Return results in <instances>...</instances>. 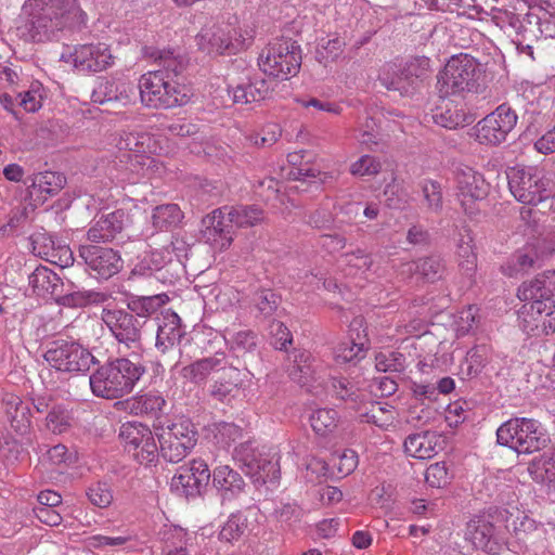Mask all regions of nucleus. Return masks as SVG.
<instances>
[{"instance_id":"f257e3e1","label":"nucleus","mask_w":555,"mask_h":555,"mask_svg":"<svg viewBox=\"0 0 555 555\" xmlns=\"http://www.w3.org/2000/svg\"><path fill=\"white\" fill-rule=\"evenodd\" d=\"M28 35L35 42L57 40L67 29L79 28L87 22L79 0H26Z\"/></svg>"},{"instance_id":"f03ea898","label":"nucleus","mask_w":555,"mask_h":555,"mask_svg":"<svg viewBox=\"0 0 555 555\" xmlns=\"http://www.w3.org/2000/svg\"><path fill=\"white\" fill-rule=\"evenodd\" d=\"M146 373V367L129 358L107 360L94 370L89 377L90 389L95 397L113 400L133 391Z\"/></svg>"},{"instance_id":"7ed1b4c3","label":"nucleus","mask_w":555,"mask_h":555,"mask_svg":"<svg viewBox=\"0 0 555 555\" xmlns=\"http://www.w3.org/2000/svg\"><path fill=\"white\" fill-rule=\"evenodd\" d=\"M141 103L149 108L167 109L185 104L184 88L164 70L143 74L138 83Z\"/></svg>"},{"instance_id":"20e7f679","label":"nucleus","mask_w":555,"mask_h":555,"mask_svg":"<svg viewBox=\"0 0 555 555\" xmlns=\"http://www.w3.org/2000/svg\"><path fill=\"white\" fill-rule=\"evenodd\" d=\"M496 441L518 454H530L545 448L550 438L535 420L513 417L499 426Z\"/></svg>"},{"instance_id":"39448f33","label":"nucleus","mask_w":555,"mask_h":555,"mask_svg":"<svg viewBox=\"0 0 555 555\" xmlns=\"http://www.w3.org/2000/svg\"><path fill=\"white\" fill-rule=\"evenodd\" d=\"M507 178L514 197L527 205H537L555 191L553 175L538 166L514 167Z\"/></svg>"},{"instance_id":"423d86ee","label":"nucleus","mask_w":555,"mask_h":555,"mask_svg":"<svg viewBox=\"0 0 555 555\" xmlns=\"http://www.w3.org/2000/svg\"><path fill=\"white\" fill-rule=\"evenodd\" d=\"M480 75V64L473 56L454 55L438 75V91L442 98L470 92L477 88Z\"/></svg>"},{"instance_id":"0eeeda50","label":"nucleus","mask_w":555,"mask_h":555,"mask_svg":"<svg viewBox=\"0 0 555 555\" xmlns=\"http://www.w3.org/2000/svg\"><path fill=\"white\" fill-rule=\"evenodd\" d=\"M301 61V49L296 41L291 38H278L262 51L258 64L264 74L287 80L297 75Z\"/></svg>"},{"instance_id":"6e6552de","label":"nucleus","mask_w":555,"mask_h":555,"mask_svg":"<svg viewBox=\"0 0 555 555\" xmlns=\"http://www.w3.org/2000/svg\"><path fill=\"white\" fill-rule=\"evenodd\" d=\"M101 320L118 345L119 351L138 354L142 350L144 320L122 308L105 307Z\"/></svg>"},{"instance_id":"1a4fd4ad","label":"nucleus","mask_w":555,"mask_h":555,"mask_svg":"<svg viewBox=\"0 0 555 555\" xmlns=\"http://www.w3.org/2000/svg\"><path fill=\"white\" fill-rule=\"evenodd\" d=\"M429 67L428 59H414L404 65L385 64L378 75L379 83L401 96L413 94L423 83Z\"/></svg>"},{"instance_id":"9d476101","label":"nucleus","mask_w":555,"mask_h":555,"mask_svg":"<svg viewBox=\"0 0 555 555\" xmlns=\"http://www.w3.org/2000/svg\"><path fill=\"white\" fill-rule=\"evenodd\" d=\"M249 31H243L230 24L205 25L196 36L198 49L206 54H233L248 46Z\"/></svg>"},{"instance_id":"9b49d317","label":"nucleus","mask_w":555,"mask_h":555,"mask_svg":"<svg viewBox=\"0 0 555 555\" xmlns=\"http://www.w3.org/2000/svg\"><path fill=\"white\" fill-rule=\"evenodd\" d=\"M162 456L172 463L182 461L197 443V430L190 418L181 417L158 434Z\"/></svg>"},{"instance_id":"f8f14e48","label":"nucleus","mask_w":555,"mask_h":555,"mask_svg":"<svg viewBox=\"0 0 555 555\" xmlns=\"http://www.w3.org/2000/svg\"><path fill=\"white\" fill-rule=\"evenodd\" d=\"M44 360L55 370L77 374L89 371L98 359L76 341L55 340L44 353Z\"/></svg>"},{"instance_id":"ddd939ff","label":"nucleus","mask_w":555,"mask_h":555,"mask_svg":"<svg viewBox=\"0 0 555 555\" xmlns=\"http://www.w3.org/2000/svg\"><path fill=\"white\" fill-rule=\"evenodd\" d=\"M456 197L465 214L474 216L479 210L478 203L489 193V184L483 176L473 168L461 165L454 170Z\"/></svg>"},{"instance_id":"4468645a","label":"nucleus","mask_w":555,"mask_h":555,"mask_svg":"<svg viewBox=\"0 0 555 555\" xmlns=\"http://www.w3.org/2000/svg\"><path fill=\"white\" fill-rule=\"evenodd\" d=\"M518 116L506 103L499 105L476 125V139L481 144L499 145L516 127Z\"/></svg>"},{"instance_id":"2eb2a0df","label":"nucleus","mask_w":555,"mask_h":555,"mask_svg":"<svg viewBox=\"0 0 555 555\" xmlns=\"http://www.w3.org/2000/svg\"><path fill=\"white\" fill-rule=\"evenodd\" d=\"M119 437L125 443L126 451L138 463L151 465L158 459L160 448L154 439L152 430L141 423H125L120 427Z\"/></svg>"},{"instance_id":"dca6fc26","label":"nucleus","mask_w":555,"mask_h":555,"mask_svg":"<svg viewBox=\"0 0 555 555\" xmlns=\"http://www.w3.org/2000/svg\"><path fill=\"white\" fill-rule=\"evenodd\" d=\"M78 253L86 270L96 279L108 280L124 267L120 253L112 247L85 244L80 245Z\"/></svg>"},{"instance_id":"f3484780","label":"nucleus","mask_w":555,"mask_h":555,"mask_svg":"<svg viewBox=\"0 0 555 555\" xmlns=\"http://www.w3.org/2000/svg\"><path fill=\"white\" fill-rule=\"evenodd\" d=\"M62 59L82 73L102 72L114 63L108 46L101 42L76 46L68 55L63 54Z\"/></svg>"},{"instance_id":"a211bd4d","label":"nucleus","mask_w":555,"mask_h":555,"mask_svg":"<svg viewBox=\"0 0 555 555\" xmlns=\"http://www.w3.org/2000/svg\"><path fill=\"white\" fill-rule=\"evenodd\" d=\"M369 349L370 340L363 320L356 318L349 325L347 338L335 347L334 359L338 364H357L366 357Z\"/></svg>"},{"instance_id":"6ab92c4d","label":"nucleus","mask_w":555,"mask_h":555,"mask_svg":"<svg viewBox=\"0 0 555 555\" xmlns=\"http://www.w3.org/2000/svg\"><path fill=\"white\" fill-rule=\"evenodd\" d=\"M492 517L490 513L474 516L467 522L466 538L476 548L482 550L489 555H499L505 545V541L495 531L490 520Z\"/></svg>"},{"instance_id":"aec40b11","label":"nucleus","mask_w":555,"mask_h":555,"mask_svg":"<svg viewBox=\"0 0 555 555\" xmlns=\"http://www.w3.org/2000/svg\"><path fill=\"white\" fill-rule=\"evenodd\" d=\"M77 453L69 451L64 444H56L49 448L40 460L39 472L43 482L66 483L68 475L65 469L76 463Z\"/></svg>"},{"instance_id":"412c9836","label":"nucleus","mask_w":555,"mask_h":555,"mask_svg":"<svg viewBox=\"0 0 555 555\" xmlns=\"http://www.w3.org/2000/svg\"><path fill=\"white\" fill-rule=\"evenodd\" d=\"M134 95V87L131 83L100 77L92 89L91 101L98 104L118 102L127 105L132 102Z\"/></svg>"},{"instance_id":"4be33fe9","label":"nucleus","mask_w":555,"mask_h":555,"mask_svg":"<svg viewBox=\"0 0 555 555\" xmlns=\"http://www.w3.org/2000/svg\"><path fill=\"white\" fill-rule=\"evenodd\" d=\"M127 221L128 215L122 209L103 214L93 220L87 238L92 243L112 242L124 230Z\"/></svg>"},{"instance_id":"5701e85b","label":"nucleus","mask_w":555,"mask_h":555,"mask_svg":"<svg viewBox=\"0 0 555 555\" xmlns=\"http://www.w3.org/2000/svg\"><path fill=\"white\" fill-rule=\"evenodd\" d=\"M185 331L181 324L180 317L173 311H166L157 319V333L155 348L160 353L173 349L181 343Z\"/></svg>"},{"instance_id":"b1692460","label":"nucleus","mask_w":555,"mask_h":555,"mask_svg":"<svg viewBox=\"0 0 555 555\" xmlns=\"http://www.w3.org/2000/svg\"><path fill=\"white\" fill-rule=\"evenodd\" d=\"M1 405L11 427L21 435L26 434L31 425L29 404L15 393L3 392Z\"/></svg>"},{"instance_id":"393cba45","label":"nucleus","mask_w":555,"mask_h":555,"mask_svg":"<svg viewBox=\"0 0 555 555\" xmlns=\"http://www.w3.org/2000/svg\"><path fill=\"white\" fill-rule=\"evenodd\" d=\"M228 91L235 104H251L266 100L271 93V87L266 78L255 75L235 87H229Z\"/></svg>"},{"instance_id":"a878e982","label":"nucleus","mask_w":555,"mask_h":555,"mask_svg":"<svg viewBox=\"0 0 555 555\" xmlns=\"http://www.w3.org/2000/svg\"><path fill=\"white\" fill-rule=\"evenodd\" d=\"M227 211V207L216 209L203 220L206 237L220 249L229 247L233 240V223L229 222Z\"/></svg>"},{"instance_id":"bb28decb","label":"nucleus","mask_w":555,"mask_h":555,"mask_svg":"<svg viewBox=\"0 0 555 555\" xmlns=\"http://www.w3.org/2000/svg\"><path fill=\"white\" fill-rule=\"evenodd\" d=\"M224 352H216L214 356L203 358L182 369L181 374L184 378L193 383L204 382L209 374L215 372H224L229 367Z\"/></svg>"},{"instance_id":"cd10ccee","label":"nucleus","mask_w":555,"mask_h":555,"mask_svg":"<svg viewBox=\"0 0 555 555\" xmlns=\"http://www.w3.org/2000/svg\"><path fill=\"white\" fill-rule=\"evenodd\" d=\"M439 439L435 431L429 430L411 434L404 440V452L420 460L431 459L437 454Z\"/></svg>"},{"instance_id":"c85d7f7f","label":"nucleus","mask_w":555,"mask_h":555,"mask_svg":"<svg viewBox=\"0 0 555 555\" xmlns=\"http://www.w3.org/2000/svg\"><path fill=\"white\" fill-rule=\"evenodd\" d=\"M126 405L134 415L158 420L165 413L167 402L159 393L146 392L128 399Z\"/></svg>"},{"instance_id":"c756f323","label":"nucleus","mask_w":555,"mask_h":555,"mask_svg":"<svg viewBox=\"0 0 555 555\" xmlns=\"http://www.w3.org/2000/svg\"><path fill=\"white\" fill-rule=\"evenodd\" d=\"M263 454L259 453V457L255 461L254 468L245 469V475L249 476L253 483H275L280 480V465L278 453L273 452L268 454V457H262Z\"/></svg>"},{"instance_id":"7c9ffc66","label":"nucleus","mask_w":555,"mask_h":555,"mask_svg":"<svg viewBox=\"0 0 555 555\" xmlns=\"http://www.w3.org/2000/svg\"><path fill=\"white\" fill-rule=\"evenodd\" d=\"M333 396L346 402L351 409H359L366 400L367 393L359 384L347 377H333L331 379Z\"/></svg>"},{"instance_id":"2f4dec72","label":"nucleus","mask_w":555,"mask_h":555,"mask_svg":"<svg viewBox=\"0 0 555 555\" xmlns=\"http://www.w3.org/2000/svg\"><path fill=\"white\" fill-rule=\"evenodd\" d=\"M251 516L257 520L258 512L249 509L246 515L241 512L231 514L219 532V539L233 542L237 541L246 531L253 532L256 525L249 520Z\"/></svg>"},{"instance_id":"473e14b6","label":"nucleus","mask_w":555,"mask_h":555,"mask_svg":"<svg viewBox=\"0 0 555 555\" xmlns=\"http://www.w3.org/2000/svg\"><path fill=\"white\" fill-rule=\"evenodd\" d=\"M65 182V177L55 171L37 172L24 180V184L30 189L31 195L35 193L57 194L64 188Z\"/></svg>"},{"instance_id":"72a5a7b5","label":"nucleus","mask_w":555,"mask_h":555,"mask_svg":"<svg viewBox=\"0 0 555 555\" xmlns=\"http://www.w3.org/2000/svg\"><path fill=\"white\" fill-rule=\"evenodd\" d=\"M433 120L436 125L443 128L456 129L472 124L474 121V117L459 105L448 102L435 109Z\"/></svg>"},{"instance_id":"f704fd0d","label":"nucleus","mask_w":555,"mask_h":555,"mask_svg":"<svg viewBox=\"0 0 555 555\" xmlns=\"http://www.w3.org/2000/svg\"><path fill=\"white\" fill-rule=\"evenodd\" d=\"M28 284L39 296H59L62 281L60 276L47 267H38L28 276Z\"/></svg>"},{"instance_id":"c9c22d12","label":"nucleus","mask_w":555,"mask_h":555,"mask_svg":"<svg viewBox=\"0 0 555 555\" xmlns=\"http://www.w3.org/2000/svg\"><path fill=\"white\" fill-rule=\"evenodd\" d=\"M169 297L166 294L154 296H127V310L140 320L146 319L164 307Z\"/></svg>"},{"instance_id":"e433bc0d","label":"nucleus","mask_w":555,"mask_h":555,"mask_svg":"<svg viewBox=\"0 0 555 555\" xmlns=\"http://www.w3.org/2000/svg\"><path fill=\"white\" fill-rule=\"evenodd\" d=\"M253 301L257 311V319H275L281 318L284 314V309L281 307V296L271 289H261L257 292Z\"/></svg>"},{"instance_id":"4c0bfd02","label":"nucleus","mask_w":555,"mask_h":555,"mask_svg":"<svg viewBox=\"0 0 555 555\" xmlns=\"http://www.w3.org/2000/svg\"><path fill=\"white\" fill-rule=\"evenodd\" d=\"M172 251L169 247L155 249L146 254L137 264H134L131 273L146 275L153 271H160L167 264L172 262Z\"/></svg>"},{"instance_id":"58836bf2","label":"nucleus","mask_w":555,"mask_h":555,"mask_svg":"<svg viewBox=\"0 0 555 555\" xmlns=\"http://www.w3.org/2000/svg\"><path fill=\"white\" fill-rule=\"evenodd\" d=\"M227 209L228 220L233 227H254L263 220V210L256 205H238Z\"/></svg>"},{"instance_id":"ea45409f","label":"nucleus","mask_w":555,"mask_h":555,"mask_svg":"<svg viewBox=\"0 0 555 555\" xmlns=\"http://www.w3.org/2000/svg\"><path fill=\"white\" fill-rule=\"evenodd\" d=\"M545 304L542 301L526 302L518 310V326L528 335L534 332L542 325V313L545 310Z\"/></svg>"},{"instance_id":"a19ab883","label":"nucleus","mask_w":555,"mask_h":555,"mask_svg":"<svg viewBox=\"0 0 555 555\" xmlns=\"http://www.w3.org/2000/svg\"><path fill=\"white\" fill-rule=\"evenodd\" d=\"M182 218L183 214L177 204H164L153 209L152 224L159 231H167L177 227Z\"/></svg>"},{"instance_id":"79ce46f5","label":"nucleus","mask_w":555,"mask_h":555,"mask_svg":"<svg viewBox=\"0 0 555 555\" xmlns=\"http://www.w3.org/2000/svg\"><path fill=\"white\" fill-rule=\"evenodd\" d=\"M405 266L409 272L417 273L428 282L440 280L444 272L442 260L436 256L420 258L416 261L408 262Z\"/></svg>"},{"instance_id":"37998d69","label":"nucleus","mask_w":555,"mask_h":555,"mask_svg":"<svg viewBox=\"0 0 555 555\" xmlns=\"http://www.w3.org/2000/svg\"><path fill=\"white\" fill-rule=\"evenodd\" d=\"M223 375L227 379L216 380L210 390L211 396L219 401L229 400L238 392L240 371L231 365L223 372Z\"/></svg>"},{"instance_id":"c03bdc74","label":"nucleus","mask_w":555,"mask_h":555,"mask_svg":"<svg viewBox=\"0 0 555 555\" xmlns=\"http://www.w3.org/2000/svg\"><path fill=\"white\" fill-rule=\"evenodd\" d=\"M518 298L521 301L535 302L551 300V291L546 286L544 272L538 274L533 280L524 282L518 288Z\"/></svg>"},{"instance_id":"a18cd8bd","label":"nucleus","mask_w":555,"mask_h":555,"mask_svg":"<svg viewBox=\"0 0 555 555\" xmlns=\"http://www.w3.org/2000/svg\"><path fill=\"white\" fill-rule=\"evenodd\" d=\"M151 138L145 132H121L115 138V145L121 154L145 153Z\"/></svg>"},{"instance_id":"49530a36","label":"nucleus","mask_w":555,"mask_h":555,"mask_svg":"<svg viewBox=\"0 0 555 555\" xmlns=\"http://www.w3.org/2000/svg\"><path fill=\"white\" fill-rule=\"evenodd\" d=\"M456 246L460 267L463 273L470 278L474 275L477 267V256L474 253L473 237L469 231L460 234Z\"/></svg>"},{"instance_id":"de8ad7c7","label":"nucleus","mask_w":555,"mask_h":555,"mask_svg":"<svg viewBox=\"0 0 555 555\" xmlns=\"http://www.w3.org/2000/svg\"><path fill=\"white\" fill-rule=\"evenodd\" d=\"M487 363V348L476 346L467 351L465 359L460 365L459 374L462 379L477 376Z\"/></svg>"},{"instance_id":"09e8293b","label":"nucleus","mask_w":555,"mask_h":555,"mask_svg":"<svg viewBox=\"0 0 555 555\" xmlns=\"http://www.w3.org/2000/svg\"><path fill=\"white\" fill-rule=\"evenodd\" d=\"M346 46L344 38L335 36L334 38H322L317 48L315 59L319 63L327 66L338 60Z\"/></svg>"},{"instance_id":"8fccbe9b","label":"nucleus","mask_w":555,"mask_h":555,"mask_svg":"<svg viewBox=\"0 0 555 555\" xmlns=\"http://www.w3.org/2000/svg\"><path fill=\"white\" fill-rule=\"evenodd\" d=\"M338 413L333 409H318L310 415V424L319 436H328L337 428Z\"/></svg>"},{"instance_id":"3c124183","label":"nucleus","mask_w":555,"mask_h":555,"mask_svg":"<svg viewBox=\"0 0 555 555\" xmlns=\"http://www.w3.org/2000/svg\"><path fill=\"white\" fill-rule=\"evenodd\" d=\"M70 412L63 405H53L46 418L44 428L54 435L66 433L72 427Z\"/></svg>"},{"instance_id":"603ef678","label":"nucleus","mask_w":555,"mask_h":555,"mask_svg":"<svg viewBox=\"0 0 555 555\" xmlns=\"http://www.w3.org/2000/svg\"><path fill=\"white\" fill-rule=\"evenodd\" d=\"M207 431L222 447H229L242 437L241 427L228 422H214L207 426Z\"/></svg>"},{"instance_id":"864d4df0","label":"nucleus","mask_w":555,"mask_h":555,"mask_svg":"<svg viewBox=\"0 0 555 555\" xmlns=\"http://www.w3.org/2000/svg\"><path fill=\"white\" fill-rule=\"evenodd\" d=\"M229 343L236 357L253 356L257 349V335L250 330L238 331L231 334Z\"/></svg>"},{"instance_id":"5fc2aeb1","label":"nucleus","mask_w":555,"mask_h":555,"mask_svg":"<svg viewBox=\"0 0 555 555\" xmlns=\"http://www.w3.org/2000/svg\"><path fill=\"white\" fill-rule=\"evenodd\" d=\"M424 203L430 212L439 214L443 208L442 188L438 181L425 179L420 183Z\"/></svg>"},{"instance_id":"6e6d98bb","label":"nucleus","mask_w":555,"mask_h":555,"mask_svg":"<svg viewBox=\"0 0 555 555\" xmlns=\"http://www.w3.org/2000/svg\"><path fill=\"white\" fill-rule=\"evenodd\" d=\"M153 56L162 66L158 70H164L165 75H169L172 79L181 74L186 65L184 57L172 50H159Z\"/></svg>"},{"instance_id":"4d7b16f0","label":"nucleus","mask_w":555,"mask_h":555,"mask_svg":"<svg viewBox=\"0 0 555 555\" xmlns=\"http://www.w3.org/2000/svg\"><path fill=\"white\" fill-rule=\"evenodd\" d=\"M314 358L308 351H297L294 356V365L291 370L293 379L306 383L315 373Z\"/></svg>"},{"instance_id":"13d9d810","label":"nucleus","mask_w":555,"mask_h":555,"mask_svg":"<svg viewBox=\"0 0 555 555\" xmlns=\"http://www.w3.org/2000/svg\"><path fill=\"white\" fill-rule=\"evenodd\" d=\"M119 159L120 163H125L126 170L142 177L150 175L154 164V159L147 156L145 153L120 154Z\"/></svg>"},{"instance_id":"bf43d9fd","label":"nucleus","mask_w":555,"mask_h":555,"mask_svg":"<svg viewBox=\"0 0 555 555\" xmlns=\"http://www.w3.org/2000/svg\"><path fill=\"white\" fill-rule=\"evenodd\" d=\"M533 480L539 483H555V450L543 461L534 462L529 468Z\"/></svg>"},{"instance_id":"052dcab7","label":"nucleus","mask_w":555,"mask_h":555,"mask_svg":"<svg viewBox=\"0 0 555 555\" xmlns=\"http://www.w3.org/2000/svg\"><path fill=\"white\" fill-rule=\"evenodd\" d=\"M61 242L62 240L46 232H38L31 235L34 251L44 259L54 257L53 251H55L57 243Z\"/></svg>"},{"instance_id":"680f3d73","label":"nucleus","mask_w":555,"mask_h":555,"mask_svg":"<svg viewBox=\"0 0 555 555\" xmlns=\"http://www.w3.org/2000/svg\"><path fill=\"white\" fill-rule=\"evenodd\" d=\"M375 367L379 372H402L404 357L399 352H379L375 358Z\"/></svg>"},{"instance_id":"e2e57ef3","label":"nucleus","mask_w":555,"mask_h":555,"mask_svg":"<svg viewBox=\"0 0 555 555\" xmlns=\"http://www.w3.org/2000/svg\"><path fill=\"white\" fill-rule=\"evenodd\" d=\"M271 345L279 350L286 349L288 344H292V334L285 324L276 319H272L268 326Z\"/></svg>"},{"instance_id":"0e129e2a","label":"nucleus","mask_w":555,"mask_h":555,"mask_svg":"<svg viewBox=\"0 0 555 555\" xmlns=\"http://www.w3.org/2000/svg\"><path fill=\"white\" fill-rule=\"evenodd\" d=\"M17 105L23 107L28 113L37 112L42 105V95L39 85H33L27 91L16 94Z\"/></svg>"},{"instance_id":"69168bd1","label":"nucleus","mask_w":555,"mask_h":555,"mask_svg":"<svg viewBox=\"0 0 555 555\" xmlns=\"http://www.w3.org/2000/svg\"><path fill=\"white\" fill-rule=\"evenodd\" d=\"M362 421L369 424H374L379 428L386 429L393 423L392 412L384 406L377 404L373 405V409L361 415Z\"/></svg>"},{"instance_id":"338daca9","label":"nucleus","mask_w":555,"mask_h":555,"mask_svg":"<svg viewBox=\"0 0 555 555\" xmlns=\"http://www.w3.org/2000/svg\"><path fill=\"white\" fill-rule=\"evenodd\" d=\"M380 163L371 155H363L350 166L353 176H375L380 171Z\"/></svg>"},{"instance_id":"774afa93","label":"nucleus","mask_w":555,"mask_h":555,"mask_svg":"<svg viewBox=\"0 0 555 555\" xmlns=\"http://www.w3.org/2000/svg\"><path fill=\"white\" fill-rule=\"evenodd\" d=\"M358 140L360 144L366 149H372L373 145H377L379 132L374 118H367L365 124L359 129Z\"/></svg>"}]
</instances>
